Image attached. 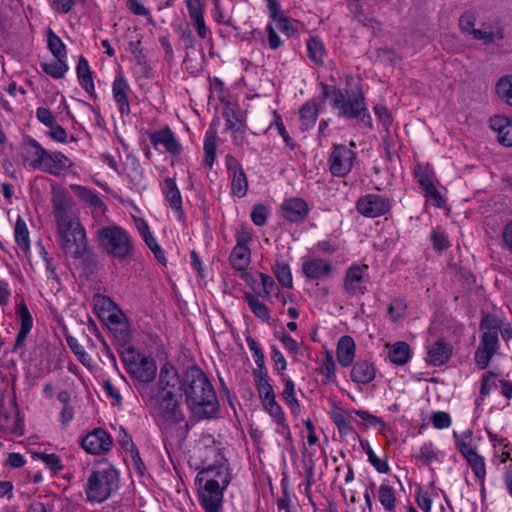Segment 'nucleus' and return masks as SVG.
I'll use <instances>...</instances> for the list:
<instances>
[{
    "mask_svg": "<svg viewBox=\"0 0 512 512\" xmlns=\"http://www.w3.org/2000/svg\"><path fill=\"white\" fill-rule=\"evenodd\" d=\"M349 1V11L352 13L354 19L363 25H368L369 18L363 13L362 6L359 3V0H348Z\"/></svg>",
    "mask_w": 512,
    "mask_h": 512,
    "instance_id": "58",
    "label": "nucleus"
},
{
    "mask_svg": "<svg viewBox=\"0 0 512 512\" xmlns=\"http://www.w3.org/2000/svg\"><path fill=\"white\" fill-rule=\"evenodd\" d=\"M277 28L286 34L287 36H292L296 32V22L294 20H291L287 17H280L279 20L276 22Z\"/></svg>",
    "mask_w": 512,
    "mask_h": 512,
    "instance_id": "63",
    "label": "nucleus"
},
{
    "mask_svg": "<svg viewBox=\"0 0 512 512\" xmlns=\"http://www.w3.org/2000/svg\"><path fill=\"white\" fill-rule=\"evenodd\" d=\"M496 92L502 100L512 106V75H506L499 79Z\"/></svg>",
    "mask_w": 512,
    "mask_h": 512,
    "instance_id": "43",
    "label": "nucleus"
},
{
    "mask_svg": "<svg viewBox=\"0 0 512 512\" xmlns=\"http://www.w3.org/2000/svg\"><path fill=\"white\" fill-rule=\"evenodd\" d=\"M499 348V338L498 335L490 332H483L481 336V340L479 346L477 347L474 355V360L479 369H485L494 354L497 352Z\"/></svg>",
    "mask_w": 512,
    "mask_h": 512,
    "instance_id": "11",
    "label": "nucleus"
},
{
    "mask_svg": "<svg viewBox=\"0 0 512 512\" xmlns=\"http://www.w3.org/2000/svg\"><path fill=\"white\" fill-rule=\"evenodd\" d=\"M217 147V136L214 131H207L204 140V163L208 168L213 166Z\"/></svg>",
    "mask_w": 512,
    "mask_h": 512,
    "instance_id": "39",
    "label": "nucleus"
},
{
    "mask_svg": "<svg viewBox=\"0 0 512 512\" xmlns=\"http://www.w3.org/2000/svg\"><path fill=\"white\" fill-rule=\"evenodd\" d=\"M181 398V379L174 366L166 363L160 369L155 392L147 400L162 431L169 432L185 420Z\"/></svg>",
    "mask_w": 512,
    "mask_h": 512,
    "instance_id": "1",
    "label": "nucleus"
},
{
    "mask_svg": "<svg viewBox=\"0 0 512 512\" xmlns=\"http://www.w3.org/2000/svg\"><path fill=\"white\" fill-rule=\"evenodd\" d=\"M15 241L19 248L27 252L30 249L29 231L26 222L19 216L14 227Z\"/></svg>",
    "mask_w": 512,
    "mask_h": 512,
    "instance_id": "35",
    "label": "nucleus"
},
{
    "mask_svg": "<svg viewBox=\"0 0 512 512\" xmlns=\"http://www.w3.org/2000/svg\"><path fill=\"white\" fill-rule=\"evenodd\" d=\"M471 467L474 475L479 480H484L486 475L485 461L482 456H480L477 452L472 453L469 457L465 458Z\"/></svg>",
    "mask_w": 512,
    "mask_h": 512,
    "instance_id": "48",
    "label": "nucleus"
},
{
    "mask_svg": "<svg viewBox=\"0 0 512 512\" xmlns=\"http://www.w3.org/2000/svg\"><path fill=\"white\" fill-rule=\"evenodd\" d=\"M80 195L87 203L99 209L101 212H103L106 209L104 202L93 191L83 188Z\"/></svg>",
    "mask_w": 512,
    "mask_h": 512,
    "instance_id": "53",
    "label": "nucleus"
},
{
    "mask_svg": "<svg viewBox=\"0 0 512 512\" xmlns=\"http://www.w3.org/2000/svg\"><path fill=\"white\" fill-rule=\"evenodd\" d=\"M108 322L111 325L120 326V338L126 342L129 339V331L126 323V316L121 312H112L108 316Z\"/></svg>",
    "mask_w": 512,
    "mask_h": 512,
    "instance_id": "51",
    "label": "nucleus"
},
{
    "mask_svg": "<svg viewBox=\"0 0 512 512\" xmlns=\"http://www.w3.org/2000/svg\"><path fill=\"white\" fill-rule=\"evenodd\" d=\"M267 209L262 204H256L253 206L252 212H251V219L252 222L257 226H264L267 221Z\"/></svg>",
    "mask_w": 512,
    "mask_h": 512,
    "instance_id": "55",
    "label": "nucleus"
},
{
    "mask_svg": "<svg viewBox=\"0 0 512 512\" xmlns=\"http://www.w3.org/2000/svg\"><path fill=\"white\" fill-rule=\"evenodd\" d=\"M475 16L471 12L464 13L459 19V27L463 33L472 34L475 29Z\"/></svg>",
    "mask_w": 512,
    "mask_h": 512,
    "instance_id": "61",
    "label": "nucleus"
},
{
    "mask_svg": "<svg viewBox=\"0 0 512 512\" xmlns=\"http://www.w3.org/2000/svg\"><path fill=\"white\" fill-rule=\"evenodd\" d=\"M144 356V354L138 352L132 346L123 347V349L120 351L121 360L124 363L127 371L130 370V368L135 364H137L139 360H141V358Z\"/></svg>",
    "mask_w": 512,
    "mask_h": 512,
    "instance_id": "47",
    "label": "nucleus"
},
{
    "mask_svg": "<svg viewBox=\"0 0 512 512\" xmlns=\"http://www.w3.org/2000/svg\"><path fill=\"white\" fill-rule=\"evenodd\" d=\"M431 422L436 429H445L451 425V417L447 412L437 411L431 415Z\"/></svg>",
    "mask_w": 512,
    "mask_h": 512,
    "instance_id": "54",
    "label": "nucleus"
},
{
    "mask_svg": "<svg viewBox=\"0 0 512 512\" xmlns=\"http://www.w3.org/2000/svg\"><path fill=\"white\" fill-rule=\"evenodd\" d=\"M356 152L346 145H333L329 156V171L335 177H345L352 169Z\"/></svg>",
    "mask_w": 512,
    "mask_h": 512,
    "instance_id": "7",
    "label": "nucleus"
},
{
    "mask_svg": "<svg viewBox=\"0 0 512 512\" xmlns=\"http://www.w3.org/2000/svg\"><path fill=\"white\" fill-rule=\"evenodd\" d=\"M406 309V303L400 298H395L388 305L387 313L390 320L395 323L405 316Z\"/></svg>",
    "mask_w": 512,
    "mask_h": 512,
    "instance_id": "49",
    "label": "nucleus"
},
{
    "mask_svg": "<svg viewBox=\"0 0 512 512\" xmlns=\"http://www.w3.org/2000/svg\"><path fill=\"white\" fill-rule=\"evenodd\" d=\"M186 6L192 22L204 18L201 0H186Z\"/></svg>",
    "mask_w": 512,
    "mask_h": 512,
    "instance_id": "57",
    "label": "nucleus"
},
{
    "mask_svg": "<svg viewBox=\"0 0 512 512\" xmlns=\"http://www.w3.org/2000/svg\"><path fill=\"white\" fill-rule=\"evenodd\" d=\"M224 488L219 487L216 481L208 478L199 488V500L205 512H219L223 504Z\"/></svg>",
    "mask_w": 512,
    "mask_h": 512,
    "instance_id": "10",
    "label": "nucleus"
},
{
    "mask_svg": "<svg viewBox=\"0 0 512 512\" xmlns=\"http://www.w3.org/2000/svg\"><path fill=\"white\" fill-rule=\"evenodd\" d=\"M72 165L73 162L71 161V159L64 155L62 152L47 151V155L44 158V162L40 170L51 175L59 176L64 171L71 168Z\"/></svg>",
    "mask_w": 512,
    "mask_h": 512,
    "instance_id": "16",
    "label": "nucleus"
},
{
    "mask_svg": "<svg viewBox=\"0 0 512 512\" xmlns=\"http://www.w3.org/2000/svg\"><path fill=\"white\" fill-rule=\"evenodd\" d=\"M362 448L366 451L368 461L379 473H388L390 468L386 461L380 460L372 448L370 447L367 440H360Z\"/></svg>",
    "mask_w": 512,
    "mask_h": 512,
    "instance_id": "44",
    "label": "nucleus"
},
{
    "mask_svg": "<svg viewBox=\"0 0 512 512\" xmlns=\"http://www.w3.org/2000/svg\"><path fill=\"white\" fill-rule=\"evenodd\" d=\"M129 92L130 86L125 77L122 74L117 75L112 84V94L118 105L121 116H127L130 114V104L128 101Z\"/></svg>",
    "mask_w": 512,
    "mask_h": 512,
    "instance_id": "18",
    "label": "nucleus"
},
{
    "mask_svg": "<svg viewBox=\"0 0 512 512\" xmlns=\"http://www.w3.org/2000/svg\"><path fill=\"white\" fill-rule=\"evenodd\" d=\"M32 457L33 459L42 461L53 473H58L63 469L60 457L54 453L46 454L38 452L33 453Z\"/></svg>",
    "mask_w": 512,
    "mask_h": 512,
    "instance_id": "45",
    "label": "nucleus"
},
{
    "mask_svg": "<svg viewBox=\"0 0 512 512\" xmlns=\"http://www.w3.org/2000/svg\"><path fill=\"white\" fill-rule=\"evenodd\" d=\"M308 205L301 198L286 199L282 204V215L290 222H299L306 218Z\"/></svg>",
    "mask_w": 512,
    "mask_h": 512,
    "instance_id": "21",
    "label": "nucleus"
},
{
    "mask_svg": "<svg viewBox=\"0 0 512 512\" xmlns=\"http://www.w3.org/2000/svg\"><path fill=\"white\" fill-rule=\"evenodd\" d=\"M500 328V321L490 315L485 316L480 324V329L483 330V332L493 333V331H495L496 335H498Z\"/></svg>",
    "mask_w": 512,
    "mask_h": 512,
    "instance_id": "62",
    "label": "nucleus"
},
{
    "mask_svg": "<svg viewBox=\"0 0 512 512\" xmlns=\"http://www.w3.org/2000/svg\"><path fill=\"white\" fill-rule=\"evenodd\" d=\"M471 35L474 39L481 40L485 44H489L503 38L502 29L491 25H484L482 28H475Z\"/></svg>",
    "mask_w": 512,
    "mask_h": 512,
    "instance_id": "30",
    "label": "nucleus"
},
{
    "mask_svg": "<svg viewBox=\"0 0 512 512\" xmlns=\"http://www.w3.org/2000/svg\"><path fill=\"white\" fill-rule=\"evenodd\" d=\"M181 385L186 404L198 419H211L218 414L220 405L216 392L199 367H188Z\"/></svg>",
    "mask_w": 512,
    "mask_h": 512,
    "instance_id": "2",
    "label": "nucleus"
},
{
    "mask_svg": "<svg viewBox=\"0 0 512 512\" xmlns=\"http://www.w3.org/2000/svg\"><path fill=\"white\" fill-rule=\"evenodd\" d=\"M418 460L423 462L424 464H430L434 460L437 459V453L434 449V446L431 442L424 443L416 456Z\"/></svg>",
    "mask_w": 512,
    "mask_h": 512,
    "instance_id": "52",
    "label": "nucleus"
},
{
    "mask_svg": "<svg viewBox=\"0 0 512 512\" xmlns=\"http://www.w3.org/2000/svg\"><path fill=\"white\" fill-rule=\"evenodd\" d=\"M431 239L433 242L434 249L438 251H443L450 246V242L447 236L442 232L433 231V233L431 234Z\"/></svg>",
    "mask_w": 512,
    "mask_h": 512,
    "instance_id": "64",
    "label": "nucleus"
},
{
    "mask_svg": "<svg viewBox=\"0 0 512 512\" xmlns=\"http://www.w3.org/2000/svg\"><path fill=\"white\" fill-rule=\"evenodd\" d=\"M47 45L55 59H67L66 45L51 29L47 32Z\"/></svg>",
    "mask_w": 512,
    "mask_h": 512,
    "instance_id": "36",
    "label": "nucleus"
},
{
    "mask_svg": "<svg viewBox=\"0 0 512 512\" xmlns=\"http://www.w3.org/2000/svg\"><path fill=\"white\" fill-rule=\"evenodd\" d=\"M210 478L213 481H216L219 487L226 489L231 481V475L228 471V468L224 464H213L208 465L203 468L197 475L196 481L200 483L202 481H207Z\"/></svg>",
    "mask_w": 512,
    "mask_h": 512,
    "instance_id": "19",
    "label": "nucleus"
},
{
    "mask_svg": "<svg viewBox=\"0 0 512 512\" xmlns=\"http://www.w3.org/2000/svg\"><path fill=\"white\" fill-rule=\"evenodd\" d=\"M302 272L310 280H320L331 274L332 266L324 259L314 258L303 263Z\"/></svg>",
    "mask_w": 512,
    "mask_h": 512,
    "instance_id": "23",
    "label": "nucleus"
},
{
    "mask_svg": "<svg viewBox=\"0 0 512 512\" xmlns=\"http://www.w3.org/2000/svg\"><path fill=\"white\" fill-rule=\"evenodd\" d=\"M355 341L351 336H342L337 344L336 356L337 361L343 367H348L352 364L355 358Z\"/></svg>",
    "mask_w": 512,
    "mask_h": 512,
    "instance_id": "26",
    "label": "nucleus"
},
{
    "mask_svg": "<svg viewBox=\"0 0 512 512\" xmlns=\"http://www.w3.org/2000/svg\"><path fill=\"white\" fill-rule=\"evenodd\" d=\"M163 193L171 208L176 212L178 218L182 219L184 216L182 197L173 178L167 177L164 180Z\"/></svg>",
    "mask_w": 512,
    "mask_h": 512,
    "instance_id": "25",
    "label": "nucleus"
},
{
    "mask_svg": "<svg viewBox=\"0 0 512 512\" xmlns=\"http://www.w3.org/2000/svg\"><path fill=\"white\" fill-rule=\"evenodd\" d=\"M490 127L497 133L499 143L504 146H512V120L504 117L495 115L490 118Z\"/></svg>",
    "mask_w": 512,
    "mask_h": 512,
    "instance_id": "24",
    "label": "nucleus"
},
{
    "mask_svg": "<svg viewBox=\"0 0 512 512\" xmlns=\"http://www.w3.org/2000/svg\"><path fill=\"white\" fill-rule=\"evenodd\" d=\"M368 265H352L344 276L343 288L349 295L365 294L369 282Z\"/></svg>",
    "mask_w": 512,
    "mask_h": 512,
    "instance_id": "9",
    "label": "nucleus"
},
{
    "mask_svg": "<svg viewBox=\"0 0 512 512\" xmlns=\"http://www.w3.org/2000/svg\"><path fill=\"white\" fill-rule=\"evenodd\" d=\"M47 150L38 141L28 138L23 146V161L32 169H41Z\"/></svg>",
    "mask_w": 512,
    "mask_h": 512,
    "instance_id": "17",
    "label": "nucleus"
},
{
    "mask_svg": "<svg viewBox=\"0 0 512 512\" xmlns=\"http://www.w3.org/2000/svg\"><path fill=\"white\" fill-rule=\"evenodd\" d=\"M335 370L336 365L333 356L330 353H327L325 359L318 368L319 373L325 377L323 383L326 384L335 381Z\"/></svg>",
    "mask_w": 512,
    "mask_h": 512,
    "instance_id": "50",
    "label": "nucleus"
},
{
    "mask_svg": "<svg viewBox=\"0 0 512 512\" xmlns=\"http://www.w3.org/2000/svg\"><path fill=\"white\" fill-rule=\"evenodd\" d=\"M318 104L314 100L307 101L300 109L301 129L308 130L312 128L318 117Z\"/></svg>",
    "mask_w": 512,
    "mask_h": 512,
    "instance_id": "29",
    "label": "nucleus"
},
{
    "mask_svg": "<svg viewBox=\"0 0 512 512\" xmlns=\"http://www.w3.org/2000/svg\"><path fill=\"white\" fill-rule=\"evenodd\" d=\"M15 313L20 320V328L15 340V348H17L24 345L25 340L32 329L33 318L24 299H20L17 303Z\"/></svg>",
    "mask_w": 512,
    "mask_h": 512,
    "instance_id": "20",
    "label": "nucleus"
},
{
    "mask_svg": "<svg viewBox=\"0 0 512 512\" xmlns=\"http://www.w3.org/2000/svg\"><path fill=\"white\" fill-rule=\"evenodd\" d=\"M156 371L157 367L155 361L147 356H144L127 372L137 381L141 383H149L154 380Z\"/></svg>",
    "mask_w": 512,
    "mask_h": 512,
    "instance_id": "22",
    "label": "nucleus"
},
{
    "mask_svg": "<svg viewBox=\"0 0 512 512\" xmlns=\"http://www.w3.org/2000/svg\"><path fill=\"white\" fill-rule=\"evenodd\" d=\"M451 353V347L444 341L438 340L428 349L426 361L430 365L440 366L449 360Z\"/></svg>",
    "mask_w": 512,
    "mask_h": 512,
    "instance_id": "27",
    "label": "nucleus"
},
{
    "mask_svg": "<svg viewBox=\"0 0 512 512\" xmlns=\"http://www.w3.org/2000/svg\"><path fill=\"white\" fill-rule=\"evenodd\" d=\"M323 89V99H330L333 109L338 110V116L347 119H358L365 124L371 123V117L364 104V98L361 93L354 90L346 91L335 86H328L321 83Z\"/></svg>",
    "mask_w": 512,
    "mask_h": 512,
    "instance_id": "3",
    "label": "nucleus"
},
{
    "mask_svg": "<svg viewBox=\"0 0 512 512\" xmlns=\"http://www.w3.org/2000/svg\"><path fill=\"white\" fill-rule=\"evenodd\" d=\"M415 177L421 189L425 193V197L428 201H432L436 207H442L444 205V199L434 184V175L429 172L426 168L418 166L415 169Z\"/></svg>",
    "mask_w": 512,
    "mask_h": 512,
    "instance_id": "13",
    "label": "nucleus"
},
{
    "mask_svg": "<svg viewBox=\"0 0 512 512\" xmlns=\"http://www.w3.org/2000/svg\"><path fill=\"white\" fill-rule=\"evenodd\" d=\"M379 501L385 510L392 512L396 506L395 490L392 486L382 483L378 490Z\"/></svg>",
    "mask_w": 512,
    "mask_h": 512,
    "instance_id": "37",
    "label": "nucleus"
},
{
    "mask_svg": "<svg viewBox=\"0 0 512 512\" xmlns=\"http://www.w3.org/2000/svg\"><path fill=\"white\" fill-rule=\"evenodd\" d=\"M43 71L54 79H61L67 73L69 67L67 59H56L55 62L42 63Z\"/></svg>",
    "mask_w": 512,
    "mask_h": 512,
    "instance_id": "38",
    "label": "nucleus"
},
{
    "mask_svg": "<svg viewBox=\"0 0 512 512\" xmlns=\"http://www.w3.org/2000/svg\"><path fill=\"white\" fill-rule=\"evenodd\" d=\"M81 445L90 454H101L110 450L112 439L105 430L97 428L82 439Z\"/></svg>",
    "mask_w": 512,
    "mask_h": 512,
    "instance_id": "14",
    "label": "nucleus"
},
{
    "mask_svg": "<svg viewBox=\"0 0 512 512\" xmlns=\"http://www.w3.org/2000/svg\"><path fill=\"white\" fill-rule=\"evenodd\" d=\"M244 298L249 308L258 318L264 321L269 319L270 313L268 307L259 301L257 297L251 293H246Z\"/></svg>",
    "mask_w": 512,
    "mask_h": 512,
    "instance_id": "42",
    "label": "nucleus"
},
{
    "mask_svg": "<svg viewBox=\"0 0 512 512\" xmlns=\"http://www.w3.org/2000/svg\"><path fill=\"white\" fill-rule=\"evenodd\" d=\"M248 190V180L245 172L231 174V193L239 198L244 197Z\"/></svg>",
    "mask_w": 512,
    "mask_h": 512,
    "instance_id": "41",
    "label": "nucleus"
},
{
    "mask_svg": "<svg viewBox=\"0 0 512 512\" xmlns=\"http://www.w3.org/2000/svg\"><path fill=\"white\" fill-rule=\"evenodd\" d=\"M53 215L57 225L76 220L69 212L72 198L63 188H53L52 190Z\"/></svg>",
    "mask_w": 512,
    "mask_h": 512,
    "instance_id": "12",
    "label": "nucleus"
},
{
    "mask_svg": "<svg viewBox=\"0 0 512 512\" xmlns=\"http://www.w3.org/2000/svg\"><path fill=\"white\" fill-rule=\"evenodd\" d=\"M223 116L226 121V128L231 132H239L246 127L239 111L234 106H226L223 111Z\"/></svg>",
    "mask_w": 512,
    "mask_h": 512,
    "instance_id": "32",
    "label": "nucleus"
},
{
    "mask_svg": "<svg viewBox=\"0 0 512 512\" xmlns=\"http://www.w3.org/2000/svg\"><path fill=\"white\" fill-rule=\"evenodd\" d=\"M375 367L366 360L357 361L351 370L350 377L352 381L359 384H368L375 378Z\"/></svg>",
    "mask_w": 512,
    "mask_h": 512,
    "instance_id": "28",
    "label": "nucleus"
},
{
    "mask_svg": "<svg viewBox=\"0 0 512 512\" xmlns=\"http://www.w3.org/2000/svg\"><path fill=\"white\" fill-rule=\"evenodd\" d=\"M307 51L308 57L312 62H314L318 66H322L324 64L326 51L324 48V44L318 37L312 36L308 39Z\"/></svg>",
    "mask_w": 512,
    "mask_h": 512,
    "instance_id": "31",
    "label": "nucleus"
},
{
    "mask_svg": "<svg viewBox=\"0 0 512 512\" xmlns=\"http://www.w3.org/2000/svg\"><path fill=\"white\" fill-rule=\"evenodd\" d=\"M149 139L154 148L157 149L161 145L171 155H179L182 151L181 144L169 126H164L159 130L149 133Z\"/></svg>",
    "mask_w": 512,
    "mask_h": 512,
    "instance_id": "15",
    "label": "nucleus"
},
{
    "mask_svg": "<svg viewBox=\"0 0 512 512\" xmlns=\"http://www.w3.org/2000/svg\"><path fill=\"white\" fill-rule=\"evenodd\" d=\"M389 359L396 365L406 364L410 359L409 345L403 341L393 344L389 350Z\"/></svg>",
    "mask_w": 512,
    "mask_h": 512,
    "instance_id": "34",
    "label": "nucleus"
},
{
    "mask_svg": "<svg viewBox=\"0 0 512 512\" xmlns=\"http://www.w3.org/2000/svg\"><path fill=\"white\" fill-rule=\"evenodd\" d=\"M95 237L101 250L119 262L127 261L134 255L133 239L129 232L119 225L102 226L96 230Z\"/></svg>",
    "mask_w": 512,
    "mask_h": 512,
    "instance_id": "4",
    "label": "nucleus"
},
{
    "mask_svg": "<svg viewBox=\"0 0 512 512\" xmlns=\"http://www.w3.org/2000/svg\"><path fill=\"white\" fill-rule=\"evenodd\" d=\"M251 252L249 248L235 247L229 257L232 267L239 271H244L250 263Z\"/></svg>",
    "mask_w": 512,
    "mask_h": 512,
    "instance_id": "33",
    "label": "nucleus"
},
{
    "mask_svg": "<svg viewBox=\"0 0 512 512\" xmlns=\"http://www.w3.org/2000/svg\"><path fill=\"white\" fill-rule=\"evenodd\" d=\"M390 209V200L377 194L364 195L356 202V210L358 213L368 218L383 216L388 213Z\"/></svg>",
    "mask_w": 512,
    "mask_h": 512,
    "instance_id": "8",
    "label": "nucleus"
},
{
    "mask_svg": "<svg viewBox=\"0 0 512 512\" xmlns=\"http://www.w3.org/2000/svg\"><path fill=\"white\" fill-rule=\"evenodd\" d=\"M282 380L284 382V390L282 392V397L286 401L287 405H289L293 411L299 410L300 405L295 397V384L293 380L287 377H283Z\"/></svg>",
    "mask_w": 512,
    "mask_h": 512,
    "instance_id": "46",
    "label": "nucleus"
},
{
    "mask_svg": "<svg viewBox=\"0 0 512 512\" xmlns=\"http://www.w3.org/2000/svg\"><path fill=\"white\" fill-rule=\"evenodd\" d=\"M273 271L278 282L282 286L286 288L293 287L292 273L290 266L287 263H285L284 261H276L273 267Z\"/></svg>",
    "mask_w": 512,
    "mask_h": 512,
    "instance_id": "40",
    "label": "nucleus"
},
{
    "mask_svg": "<svg viewBox=\"0 0 512 512\" xmlns=\"http://www.w3.org/2000/svg\"><path fill=\"white\" fill-rule=\"evenodd\" d=\"M63 252L75 259L82 258L87 250L85 229L78 220L57 225Z\"/></svg>",
    "mask_w": 512,
    "mask_h": 512,
    "instance_id": "6",
    "label": "nucleus"
},
{
    "mask_svg": "<svg viewBox=\"0 0 512 512\" xmlns=\"http://www.w3.org/2000/svg\"><path fill=\"white\" fill-rule=\"evenodd\" d=\"M355 414L359 416L362 420L366 421L369 426H379L381 431H383L386 427V424L382 420V418L372 415L368 411L357 410L355 411Z\"/></svg>",
    "mask_w": 512,
    "mask_h": 512,
    "instance_id": "60",
    "label": "nucleus"
},
{
    "mask_svg": "<svg viewBox=\"0 0 512 512\" xmlns=\"http://www.w3.org/2000/svg\"><path fill=\"white\" fill-rule=\"evenodd\" d=\"M119 487V476L116 469L108 463H99L90 473L85 493L92 503L106 501Z\"/></svg>",
    "mask_w": 512,
    "mask_h": 512,
    "instance_id": "5",
    "label": "nucleus"
},
{
    "mask_svg": "<svg viewBox=\"0 0 512 512\" xmlns=\"http://www.w3.org/2000/svg\"><path fill=\"white\" fill-rule=\"evenodd\" d=\"M453 436L456 438V448L464 458L469 457V455L476 452L470 443L466 441V439L469 438V435L464 434L461 438H459L457 433L453 432Z\"/></svg>",
    "mask_w": 512,
    "mask_h": 512,
    "instance_id": "59",
    "label": "nucleus"
},
{
    "mask_svg": "<svg viewBox=\"0 0 512 512\" xmlns=\"http://www.w3.org/2000/svg\"><path fill=\"white\" fill-rule=\"evenodd\" d=\"M271 358L274 362L275 370L277 371V373H279L282 376V378L286 377L283 374V371L287 367V362L281 351L276 346L271 347Z\"/></svg>",
    "mask_w": 512,
    "mask_h": 512,
    "instance_id": "56",
    "label": "nucleus"
}]
</instances>
